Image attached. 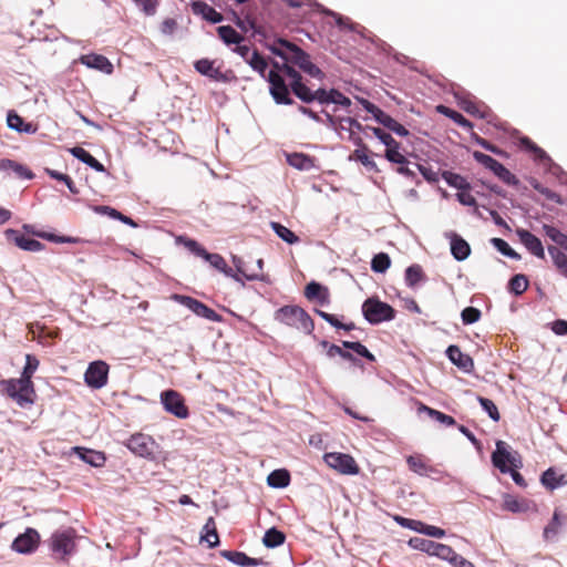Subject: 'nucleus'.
<instances>
[{
  "instance_id": "nucleus-43",
  "label": "nucleus",
  "mask_w": 567,
  "mask_h": 567,
  "mask_svg": "<svg viewBox=\"0 0 567 567\" xmlns=\"http://www.w3.org/2000/svg\"><path fill=\"white\" fill-rule=\"evenodd\" d=\"M379 123L382 124L388 130L394 132L399 136L409 135V131L386 113L382 116V118H379Z\"/></svg>"
},
{
  "instance_id": "nucleus-62",
  "label": "nucleus",
  "mask_w": 567,
  "mask_h": 567,
  "mask_svg": "<svg viewBox=\"0 0 567 567\" xmlns=\"http://www.w3.org/2000/svg\"><path fill=\"white\" fill-rule=\"evenodd\" d=\"M532 185L537 192H539L542 195H544L547 199L558 203V204L561 203L560 196L557 193H555L554 190H551L547 187H544L538 182H535Z\"/></svg>"
},
{
  "instance_id": "nucleus-61",
  "label": "nucleus",
  "mask_w": 567,
  "mask_h": 567,
  "mask_svg": "<svg viewBox=\"0 0 567 567\" xmlns=\"http://www.w3.org/2000/svg\"><path fill=\"white\" fill-rule=\"evenodd\" d=\"M461 317L464 324H472L480 320L481 311L474 307H466L463 309Z\"/></svg>"
},
{
  "instance_id": "nucleus-27",
  "label": "nucleus",
  "mask_w": 567,
  "mask_h": 567,
  "mask_svg": "<svg viewBox=\"0 0 567 567\" xmlns=\"http://www.w3.org/2000/svg\"><path fill=\"white\" fill-rule=\"evenodd\" d=\"M287 163L299 171H310L316 166L315 158L303 153L288 154Z\"/></svg>"
},
{
  "instance_id": "nucleus-58",
  "label": "nucleus",
  "mask_w": 567,
  "mask_h": 567,
  "mask_svg": "<svg viewBox=\"0 0 567 567\" xmlns=\"http://www.w3.org/2000/svg\"><path fill=\"white\" fill-rule=\"evenodd\" d=\"M181 240L184 244V246L194 255L202 257L204 259L206 258L208 251L196 240L189 238H181Z\"/></svg>"
},
{
  "instance_id": "nucleus-15",
  "label": "nucleus",
  "mask_w": 567,
  "mask_h": 567,
  "mask_svg": "<svg viewBox=\"0 0 567 567\" xmlns=\"http://www.w3.org/2000/svg\"><path fill=\"white\" fill-rule=\"evenodd\" d=\"M492 463L503 474L509 472V465L517 467L515 456L507 450V445L503 441H497L496 450L492 453Z\"/></svg>"
},
{
  "instance_id": "nucleus-34",
  "label": "nucleus",
  "mask_w": 567,
  "mask_h": 567,
  "mask_svg": "<svg viewBox=\"0 0 567 567\" xmlns=\"http://www.w3.org/2000/svg\"><path fill=\"white\" fill-rule=\"evenodd\" d=\"M267 483L269 486L276 488L287 487L290 483V474L285 468L275 470L268 475Z\"/></svg>"
},
{
  "instance_id": "nucleus-49",
  "label": "nucleus",
  "mask_w": 567,
  "mask_h": 567,
  "mask_svg": "<svg viewBox=\"0 0 567 567\" xmlns=\"http://www.w3.org/2000/svg\"><path fill=\"white\" fill-rule=\"evenodd\" d=\"M316 312L324 321H327L328 323H330L332 327H334L337 329H344L346 331H351V330L355 329V324L353 322L342 323L339 321V319L334 315L328 313L322 310H316Z\"/></svg>"
},
{
  "instance_id": "nucleus-55",
  "label": "nucleus",
  "mask_w": 567,
  "mask_h": 567,
  "mask_svg": "<svg viewBox=\"0 0 567 567\" xmlns=\"http://www.w3.org/2000/svg\"><path fill=\"white\" fill-rule=\"evenodd\" d=\"M443 177L446 183L458 189H468V184L464 177L458 174H454L451 172H444Z\"/></svg>"
},
{
  "instance_id": "nucleus-2",
  "label": "nucleus",
  "mask_w": 567,
  "mask_h": 567,
  "mask_svg": "<svg viewBox=\"0 0 567 567\" xmlns=\"http://www.w3.org/2000/svg\"><path fill=\"white\" fill-rule=\"evenodd\" d=\"M270 51L285 60L284 63H292L312 78L321 79L322 71L311 62L310 55L295 43L279 38L269 47Z\"/></svg>"
},
{
  "instance_id": "nucleus-16",
  "label": "nucleus",
  "mask_w": 567,
  "mask_h": 567,
  "mask_svg": "<svg viewBox=\"0 0 567 567\" xmlns=\"http://www.w3.org/2000/svg\"><path fill=\"white\" fill-rule=\"evenodd\" d=\"M75 547L74 536L71 532L54 533L51 538V548L62 559L70 555Z\"/></svg>"
},
{
  "instance_id": "nucleus-17",
  "label": "nucleus",
  "mask_w": 567,
  "mask_h": 567,
  "mask_svg": "<svg viewBox=\"0 0 567 567\" xmlns=\"http://www.w3.org/2000/svg\"><path fill=\"white\" fill-rule=\"evenodd\" d=\"M540 483L548 491H554L556 488L563 487L567 485V472H563L557 467L547 468L540 476Z\"/></svg>"
},
{
  "instance_id": "nucleus-64",
  "label": "nucleus",
  "mask_w": 567,
  "mask_h": 567,
  "mask_svg": "<svg viewBox=\"0 0 567 567\" xmlns=\"http://www.w3.org/2000/svg\"><path fill=\"white\" fill-rule=\"evenodd\" d=\"M445 560H449L454 567H475L470 560L455 553L453 548L452 554Z\"/></svg>"
},
{
  "instance_id": "nucleus-25",
  "label": "nucleus",
  "mask_w": 567,
  "mask_h": 567,
  "mask_svg": "<svg viewBox=\"0 0 567 567\" xmlns=\"http://www.w3.org/2000/svg\"><path fill=\"white\" fill-rule=\"evenodd\" d=\"M451 252L453 257L458 260H465L471 254V247L466 240H464L457 234L451 236Z\"/></svg>"
},
{
  "instance_id": "nucleus-42",
  "label": "nucleus",
  "mask_w": 567,
  "mask_h": 567,
  "mask_svg": "<svg viewBox=\"0 0 567 567\" xmlns=\"http://www.w3.org/2000/svg\"><path fill=\"white\" fill-rule=\"evenodd\" d=\"M502 182L507 185H517L518 179L514 174H512L503 164L498 161L495 163L493 168L491 169Z\"/></svg>"
},
{
  "instance_id": "nucleus-20",
  "label": "nucleus",
  "mask_w": 567,
  "mask_h": 567,
  "mask_svg": "<svg viewBox=\"0 0 567 567\" xmlns=\"http://www.w3.org/2000/svg\"><path fill=\"white\" fill-rule=\"evenodd\" d=\"M446 354L451 362L455 364L458 369L463 370L464 372L473 371V359L468 354L463 353L460 347L455 344L450 346L446 350Z\"/></svg>"
},
{
  "instance_id": "nucleus-3",
  "label": "nucleus",
  "mask_w": 567,
  "mask_h": 567,
  "mask_svg": "<svg viewBox=\"0 0 567 567\" xmlns=\"http://www.w3.org/2000/svg\"><path fill=\"white\" fill-rule=\"evenodd\" d=\"M270 51L285 60L284 63H292L312 78L321 79L322 71L311 62L310 55L295 43L279 38L269 47Z\"/></svg>"
},
{
  "instance_id": "nucleus-31",
  "label": "nucleus",
  "mask_w": 567,
  "mask_h": 567,
  "mask_svg": "<svg viewBox=\"0 0 567 567\" xmlns=\"http://www.w3.org/2000/svg\"><path fill=\"white\" fill-rule=\"evenodd\" d=\"M202 542H206L209 548H214L219 544V536L216 528L214 517H209L203 528L200 536Z\"/></svg>"
},
{
  "instance_id": "nucleus-30",
  "label": "nucleus",
  "mask_w": 567,
  "mask_h": 567,
  "mask_svg": "<svg viewBox=\"0 0 567 567\" xmlns=\"http://www.w3.org/2000/svg\"><path fill=\"white\" fill-rule=\"evenodd\" d=\"M564 519H565V516L561 515L560 511L555 509L551 520L544 528L543 536L546 542H549V540H553L556 538V536L558 535V533L563 526Z\"/></svg>"
},
{
  "instance_id": "nucleus-21",
  "label": "nucleus",
  "mask_w": 567,
  "mask_h": 567,
  "mask_svg": "<svg viewBox=\"0 0 567 567\" xmlns=\"http://www.w3.org/2000/svg\"><path fill=\"white\" fill-rule=\"evenodd\" d=\"M81 62L89 68L96 69L106 74H111L113 72V64L110 60L102 54H86L81 56Z\"/></svg>"
},
{
  "instance_id": "nucleus-36",
  "label": "nucleus",
  "mask_w": 567,
  "mask_h": 567,
  "mask_svg": "<svg viewBox=\"0 0 567 567\" xmlns=\"http://www.w3.org/2000/svg\"><path fill=\"white\" fill-rule=\"evenodd\" d=\"M419 412H425L433 420L446 425V426H453L456 424V421L451 415H447L441 411L434 410L423 403H420L419 405Z\"/></svg>"
},
{
  "instance_id": "nucleus-28",
  "label": "nucleus",
  "mask_w": 567,
  "mask_h": 567,
  "mask_svg": "<svg viewBox=\"0 0 567 567\" xmlns=\"http://www.w3.org/2000/svg\"><path fill=\"white\" fill-rule=\"evenodd\" d=\"M8 126L18 132L34 134L38 130L33 123H25L24 120L16 112H9L7 117Z\"/></svg>"
},
{
  "instance_id": "nucleus-4",
  "label": "nucleus",
  "mask_w": 567,
  "mask_h": 567,
  "mask_svg": "<svg viewBox=\"0 0 567 567\" xmlns=\"http://www.w3.org/2000/svg\"><path fill=\"white\" fill-rule=\"evenodd\" d=\"M279 62H272V69L268 72L266 80L269 83V93L277 104L291 105L293 100L290 97V85L287 83V75L281 70Z\"/></svg>"
},
{
  "instance_id": "nucleus-14",
  "label": "nucleus",
  "mask_w": 567,
  "mask_h": 567,
  "mask_svg": "<svg viewBox=\"0 0 567 567\" xmlns=\"http://www.w3.org/2000/svg\"><path fill=\"white\" fill-rule=\"evenodd\" d=\"M40 543V535L33 528H27L23 534H20L11 545V548L20 554H29L34 551Z\"/></svg>"
},
{
  "instance_id": "nucleus-41",
  "label": "nucleus",
  "mask_w": 567,
  "mask_h": 567,
  "mask_svg": "<svg viewBox=\"0 0 567 567\" xmlns=\"http://www.w3.org/2000/svg\"><path fill=\"white\" fill-rule=\"evenodd\" d=\"M271 228L278 237H280L284 241H286L290 245L299 241V237L293 231H291L289 228L281 225L280 223L272 221Z\"/></svg>"
},
{
  "instance_id": "nucleus-33",
  "label": "nucleus",
  "mask_w": 567,
  "mask_h": 567,
  "mask_svg": "<svg viewBox=\"0 0 567 567\" xmlns=\"http://www.w3.org/2000/svg\"><path fill=\"white\" fill-rule=\"evenodd\" d=\"M23 229H25L28 233H31L32 235L39 237V238H42V239H47L49 241H53V243H70V244H76V243H80L81 239L78 238V237H70V236H58V235H54V234H51V233H45V231H35L33 230V227L30 226V225H24L23 226Z\"/></svg>"
},
{
  "instance_id": "nucleus-1",
  "label": "nucleus",
  "mask_w": 567,
  "mask_h": 567,
  "mask_svg": "<svg viewBox=\"0 0 567 567\" xmlns=\"http://www.w3.org/2000/svg\"><path fill=\"white\" fill-rule=\"evenodd\" d=\"M39 367V360L32 355L27 354L25 365L19 379H8L0 381V388L9 398H11L18 405L27 406L34 402L35 390L32 382V377Z\"/></svg>"
},
{
  "instance_id": "nucleus-45",
  "label": "nucleus",
  "mask_w": 567,
  "mask_h": 567,
  "mask_svg": "<svg viewBox=\"0 0 567 567\" xmlns=\"http://www.w3.org/2000/svg\"><path fill=\"white\" fill-rule=\"evenodd\" d=\"M528 288V279L525 275H515L508 284V289L516 296L524 293Z\"/></svg>"
},
{
  "instance_id": "nucleus-50",
  "label": "nucleus",
  "mask_w": 567,
  "mask_h": 567,
  "mask_svg": "<svg viewBox=\"0 0 567 567\" xmlns=\"http://www.w3.org/2000/svg\"><path fill=\"white\" fill-rule=\"evenodd\" d=\"M406 463L409 468L420 475H423L427 472L429 466L426 465L424 458L421 455H411L406 458Z\"/></svg>"
},
{
  "instance_id": "nucleus-10",
  "label": "nucleus",
  "mask_w": 567,
  "mask_h": 567,
  "mask_svg": "<svg viewBox=\"0 0 567 567\" xmlns=\"http://www.w3.org/2000/svg\"><path fill=\"white\" fill-rule=\"evenodd\" d=\"M164 409L178 419H186L189 415L183 395L175 390H166L161 394Z\"/></svg>"
},
{
  "instance_id": "nucleus-63",
  "label": "nucleus",
  "mask_w": 567,
  "mask_h": 567,
  "mask_svg": "<svg viewBox=\"0 0 567 567\" xmlns=\"http://www.w3.org/2000/svg\"><path fill=\"white\" fill-rule=\"evenodd\" d=\"M143 12L147 16H153L156 12L158 1L157 0H133Z\"/></svg>"
},
{
  "instance_id": "nucleus-32",
  "label": "nucleus",
  "mask_w": 567,
  "mask_h": 567,
  "mask_svg": "<svg viewBox=\"0 0 567 567\" xmlns=\"http://www.w3.org/2000/svg\"><path fill=\"white\" fill-rule=\"evenodd\" d=\"M194 66L198 73L213 80L219 81L223 78L220 70L215 68L214 62L208 59H200L196 61Z\"/></svg>"
},
{
  "instance_id": "nucleus-9",
  "label": "nucleus",
  "mask_w": 567,
  "mask_h": 567,
  "mask_svg": "<svg viewBox=\"0 0 567 567\" xmlns=\"http://www.w3.org/2000/svg\"><path fill=\"white\" fill-rule=\"evenodd\" d=\"M281 70L285 72L289 80V85L292 93L305 103L313 102L312 90H310L303 82L301 74L291 65L282 63Z\"/></svg>"
},
{
  "instance_id": "nucleus-7",
  "label": "nucleus",
  "mask_w": 567,
  "mask_h": 567,
  "mask_svg": "<svg viewBox=\"0 0 567 567\" xmlns=\"http://www.w3.org/2000/svg\"><path fill=\"white\" fill-rule=\"evenodd\" d=\"M326 464L342 475H357L360 467L355 460L346 453L330 452L323 456Z\"/></svg>"
},
{
  "instance_id": "nucleus-18",
  "label": "nucleus",
  "mask_w": 567,
  "mask_h": 567,
  "mask_svg": "<svg viewBox=\"0 0 567 567\" xmlns=\"http://www.w3.org/2000/svg\"><path fill=\"white\" fill-rule=\"evenodd\" d=\"M6 237L9 241H13L19 248L28 251H40L44 245L39 240L25 237L16 229H7Z\"/></svg>"
},
{
  "instance_id": "nucleus-47",
  "label": "nucleus",
  "mask_w": 567,
  "mask_h": 567,
  "mask_svg": "<svg viewBox=\"0 0 567 567\" xmlns=\"http://www.w3.org/2000/svg\"><path fill=\"white\" fill-rule=\"evenodd\" d=\"M391 266V259L388 254L379 252L377 254L371 261V269L374 272H385Z\"/></svg>"
},
{
  "instance_id": "nucleus-56",
  "label": "nucleus",
  "mask_w": 567,
  "mask_h": 567,
  "mask_svg": "<svg viewBox=\"0 0 567 567\" xmlns=\"http://www.w3.org/2000/svg\"><path fill=\"white\" fill-rule=\"evenodd\" d=\"M520 145L527 151L533 152L536 159L543 161L544 158H547L546 152L538 147L530 138H520Z\"/></svg>"
},
{
  "instance_id": "nucleus-57",
  "label": "nucleus",
  "mask_w": 567,
  "mask_h": 567,
  "mask_svg": "<svg viewBox=\"0 0 567 567\" xmlns=\"http://www.w3.org/2000/svg\"><path fill=\"white\" fill-rule=\"evenodd\" d=\"M351 158H354L355 161H359L362 165L365 167L374 168L375 163L369 157V148H357L353 154L351 155Z\"/></svg>"
},
{
  "instance_id": "nucleus-5",
  "label": "nucleus",
  "mask_w": 567,
  "mask_h": 567,
  "mask_svg": "<svg viewBox=\"0 0 567 567\" xmlns=\"http://www.w3.org/2000/svg\"><path fill=\"white\" fill-rule=\"evenodd\" d=\"M275 319L305 333H311L315 323L311 317L299 306H284L276 311Z\"/></svg>"
},
{
  "instance_id": "nucleus-26",
  "label": "nucleus",
  "mask_w": 567,
  "mask_h": 567,
  "mask_svg": "<svg viewBox=\"0 0 567 567\" xmlns=\"http://www.w3.org/2000/svg\"><path fill=\"white\" fill-rule=\"evenodd\" d=\"M215 269L225 274L227 277L235 279L236 281H241L237 274L234 272V269L228 267L226 260L219 254L208 252L205 258Z\"/></svg>"
},
{
  "instance_id": "nucleus-19",
  "label": "nucleus",
  "mask_w": 567,
  "mask_h": 567,
  "mask_svg": "<svg viewBox=\"0 0 567 567\" xmlns=\"http://www.w3.org/2000/svg\"><path fill=\"white\" fill-rule=\"evenodd\" d=\"M516 234L530 254L538 258H545L544 247L538 237L526 229H517Z\"/></svg>"
},
{
  "instance_id": "nucleus-11",
  "label": "nucleus",
  "mask_w": 567,
  "mask_h": 567,
  "mask_svg": "<svg viewBox=\"0 0 567 567\" xmlns=\"http://www.w3.org/2000/svg\"><path fill=\"white\" fill-rule=\"evenodd\" d=\"M172 298L199 317H203L213 322H219L221 320V316L218 315L214 309L209 308L208 306L193 297L184 295H173Z\"/></svg>"
},
{
  "instance_id": "nucleus-38",
  "label": "nucleus",
  "mask_w": 567,
  "mask_h": 567,
  "mask_svg": "<svg viewBox=\"0 0 567 567\" xmlns=\"http://www.w3.org/2000/svg\"><path fill=\"white\" fill-rule=\"evenodd\" d=\"M425 280V275L420 265H412L405 270V282L409 287H415L419 282Z\"/></svg>"
},
{
  "instance_id": "nucleus-51",
  "label": "nucleus",
  "mask_w": 567,
  "mask_h": 567,
  "mask_svg": "<svg viewBox=\"0 0 567 567\" xmlns=\"http://www.w3.org/2000/svg\"><path fill=\"white\" fill-rule=\"evenodd\" d=\"M493 246L502 252L504 256H507L513 259H519L520 256L517 254L504 239L502 238H493L492 240Z\"/></svg>"
},
{
  "instance_id": "nucleus-46",
  "label": "nucleus",
  "mask_w": 567,
  "mask_h": 567,
  "mask_svg": "<svg viewBox=\"0 0 567 567\" xmlns=\"http://www.w3.org/2000/svg\"><path fill=\"white\" fill-rule=\"evenodd\" d=\"M305 295L308 299L318 298L322 302L327 301V289L323 288L320 284L315 282V281H312L306 286Z\"/></svg>"
},
{
  "instance_id": "nucleus-12",
  "label": "nucleus",
  "mask_w": 567,
  "mask_h": 567,
  "mask_svg": "<svg viewBox=\"0 0 567 567\" xmlns=\"http://www.w3.org/2000/svg\"><path fill=\"white\" fill-rule=\"evenodd\" d=\"M409 544L414 548L419 549L421 551H424L431 556H436L441 559L449 558V555L452 554V547L435 543L430 539L421 538V537H413L410 539Z\"/></svg>"
},
{
  "instance_id": "nucleus-8",
  "label": "nucleus",
  "mask_w": 567,
  "mask_h": 567,
  "mask_svg": "<svg viewBox=\"0 0 567 567\" xmlns=\"http://www.w3.org/2000/svg\"><path fill=\"white\" fill-rule=\"evenodd\" d=\"M127 449L136 456L144 457L147 460H154V450L157 444L155 440L143 433H135L131 435L126 444Z\"/></svg>"
},
{
  "instance_id": "nucleus-24",
  "label": "nucleus",
  "mask_w": 567,
  "mask_h": 567,
  "mask_svg": "<svg viewBox=\"0 0 567 567\" xmlns=\"http://www.w3.org/2000/svg\"><path fill=\"white\" fill-rule=\"evenodd\" d=\"M192 9L195 14H202L204 19L212 23L221 22L224 19L221 13L217 12L213 7L203 1H194L192 3Z\"/></svg>"
},
{
  "instance_id": "nucleus-22",
  "label": "nucleus",
  "mask_w": 567,
  "mask_h": 567,
  "mask_svg": "<svg viewBox=\"0 0 567 567\" xmlns=\"http://www.w3.org/2000/svg\"><path fill=\"white\" fill-rule=\"evenodd\" d=\"M73 451L82 461L94 467H102L106 462V456L103 452L80 446H75Z\"/></svg>"
},
{
  "instance_id": "nucleus-54",
  "label": "nucleus",
  "mask_w": 567,
  "mask_h": 567,
  "mask_svg": "<svg viewBox=\"0 0 567 567\" xmlns=\"http://www.w3.org/2000/svg\"><path fill=\"white\" fill-rule=\"evenodd\" d=\"M503 508L512 513H520L526 511L527 506L516 497L506 495L504 498Z\"/></svg>"
},
{
  "instance_id": "nucleus-48",
  "label": "nucleus",
  "mask_w": 567,
  "mask_h": 567,
  "mask_svg": "<svg viewBox=\"0 0 567 567\" xmlns=\"http://www.w3.org/2000/svg\"><path fill=\"white\" fill-rule=\"evenodd\" d=\"M543 230L554 243L567 249V235L550 225H544Z\"/></svg>"
},
{
  "instance_id": "nucleus-39",
  "label": "nucleus",
  "mask_w": 567,
  "mask_h": 567,
  "mask_svg": "<svg viewBox=\"0 0 567 567\" xmlns=\"http://www.w3.org/2000/svg\"><path fill=\"white\" fill-rule=\"evenodd\" d=\"M548 252L559 272L567 278V255L555 246H549Z\"/></svg>"
},
{
  "instance_id": "nucleus-44",
  "label": "nucleus",
  "mask_w": 567,
  "mask_h": 567,
  "mask_svg": "<svg viewBox=\"0 0 567 567\" xmlns=\"http://www.w3.org/2000/svg\"><path fill=\"white\" fill-rule=\"evenodd\" d=\"M437 111L444 115H446L447 117H450L451 120H453L456 124H458L460 126L464 127V128H471L472 127V124L471 122L465 118L461 113L447 107V106H444V105H439L437 106Z\"/></svg>"
},
{
  "instance_id": "nucleus-60",
  "label": "nucleus",
  "mask_w": 567,
  "mask_h": 567,
  "mask_svg": "<svg viewBox=\"0 0 567 567\" xmlns=\"http://www.w3.org/2000/svg\"><path fill=\"white\" fill-rule=\"evenodd\" d=\"M2 167L12 168L20 177H24V178H29V179L33 177V173L30 169H28L25 166H23L21 164L10 161V159L3 161Z\"/></svg>"
},
{
  "instance_id": "nucleus-53",
  "label": "nucleus",
  "mask_w": 567,
  "mask_h": 567,
  "mask_svg": "<svg viewBox=\"0 0 567 567\" xmlns=\"http://www.w3.org/2000/svg\"><path fill=\"white\" fill-rule=\"evenodd\" d=\"M342 346L346 349H350V350L354 351L355 353H358L359 355H361L370 361H374V355L368 350V348L365 346H363L360 342L342 341Z\"/></svg>"
},
{
  "instance_id": "nucleus-59",
  "label": "nucleus",
  "mask_w": 567,
  "mask_h": 567,
  "mask_svg": "<svg viewBox=\"0 0 567 567\" xmlns=\"http://www.w3.org/2000/svg\"><path fill=\"white\" fill-rule=\"evenodd\" d=\"M181 240L184 244V246L194 255L202 257L204 259L206 258L208 251L196 240L189 238H181Z\"/></svg>"
},
{
  "instance_id": "nucleus-13",
  "label": "nucleus",
  "mask_w": 567,
  "mask_h": 567,
  "mask_svg": "<svg viewBox=\"0 0 567 567\" xmlns=\"http://www.w3.org/2000/svg\"><path fill=\"white\" fill-rule=\"evenodd\" d=\"M109 365L104 361H94L87 367L84 380L93 389H101L107 383Z\"/></svg>"
},
{
  "instance_id": "nucleus-37",
  "label": "nucleus",
  "mask_w": 567,
  "mask_h": 567,
  "mask_svg": "<svg viewBox=\"0 0 567 567\" xmlns=\"http://www.w3.org/2000/svg\"><path fill=\"white\" fill-rule=\"evenodd\" d=\"M286 540V535L277 529L276 527H271L266 530L262 543L268 548H275L282 545Z\"/></svg>"
},
{
  "instance_id": "nucleus-40",
  "label": "nucleus",
  "mask_w": 567,
  "mask_h": 567,
  "mask_svg": "<svg viewBox=\"0 0 567 567\" xmlns=\"http://www.w3.org/2000/svg\"><path fill=\"white\" fill-rule=\"evenodd\" d=\"M248 64L264 79L267 78L266 71L268 68V62L257 50H252L250 59L248 60Z\"/></svg>"
},
{
  "instance_id": "nucleus-6",
  "label": "nucleus",
  "mask_w": 567,
  "mask_h": 567,
  "mask_svg": "<svg viewBox=\"0 0 567 567\" xmlns=\"http://www.w3.org/2000/svg\"><path fill=\"white\" fill-rule=\"evenodd\" d=\"M364 319L371 324H378L383 321H390L395 318V310L389 303L381 301L377 297L368 298L362 305Z\"/></svg>"
},
{
  "instance_id": "nucleus-52",
  "label": "nucleus",
  "mask_w": 567,
  "mask_h": 567,
  "mask_svg": "<svg viewBox=\"0 0 567 567\" xmlns=\"http://www.w3.org/2000/svg\"><path fill=\"white\" fill-rule=\"evenodd\" d=\"M477 400H478L481 406L483 408V410L488 414V416L493 421H495V422L499 421L501 414L498 412L496 404L492 400H489L487 398H483V396H478Z\"/></svg>"
},
{
  "instance_id": "nucleus-23",
  "label": "nucleus",
  "mask_w": 567,
  "mask_h": 567,
  "mask_svg": "<svg viewBox=\"0 0 567 567\" xmlns=\"http://www.w3.org/2000/svg\"><path fill=\"white\" fill-rule=\"evenodd\" d=\"M221 555L227 560L243 567H256L265 564L261 558H251L243 551L224 550Z\"/></svg>"
},
{
  "instance_id": "nucleus-35",
  "label": "nucleus",
  "mask_w": 567,
  "mask_h": 567,
  "mask_svg": "<svg viewBox=\"0 0 567 567\" xmlns=\"http://www.w3.org/2000/svg\"><path fill=\"white\" fill-rule=\"evenodd\" d=\"M218 37L227 44H240L244 37L230 25H220L217 28Z\"/></svg>"
},
{
  "instance_id": "nucleus-29",
  "label": "nucleus",
  "mask_w": 567,
  "mask_h": 567,
  "mask_svg": "<svg viewBox=\"0 0 567 567\" xmlns=\"http://www.w3.org/2000/svg\"><path fill=\"white\" fill-rule=\"evenodd\" d=\"M71 154L78 158L79 161L85 163L91 168L96 172H104L105 167L102 163H100L94 156H92L83 147L75 146L70 150Z\"/></svg>"
}]
</instances>
